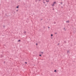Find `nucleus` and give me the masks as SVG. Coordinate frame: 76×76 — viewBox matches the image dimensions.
<instances>
[{
	"label": "nucleus",
	"mask_w": 76,
	"mask_h": 76,
	"mask_svg": "<svg viewBox=\"0 0 76 76\" xmlns=\"http://www.w3.org/2000/svg\"><path fill=\"white\" fill-rule=\"evenodd\" d=\"M55 34H57V33H55Z\"/></svg>",
	"instance_id": "obj_20"
},
{
	"label": "nucleus",
	"mask_w": 76,
	"mask_h": 76,
	"mask_svg": "<svg viewBox=\"0 0 76 76\" xmlns=\"http://www.w3.org/2000/svg\"><path fill=\"white\" fill-rule=\"evenodd\" d=\"M61 4H62V2H61Z\"/></svg>",
	"instance_id": "obj_17"
},
{
	"label": "nucleus",
	"mask_w": 76,
	"mask_h": 76,
	"mask_svg": "<svg viewBox=\"0 0 76 76\" xmlns=\"http://www.w3.org/2000/svg\"><path fill=\"white\" fill-rule=\"evenodd\" d=\"M56 2H54V3H53V4H56Z\"/></svg>",
	"instance_id": "obj_4"
},
{
	"label": "nucleus",
	"mask_w": 76,
	"mask_h": 76,
	"mask_svg": "<svg viewBox=\"0 0 76 76\" xmlns=\"http://www.w3.org/2000/svg\"><path fill=\"white\" fill-rule=\"evenodd\" d=\"M67 53H70V51H67Z\"/></svg>",
	"instance_id": "obj_5"
},
{
	"label": "nucleus",
	"mask_w": 76,
	"mask_h": 76,
	"mask_svg": "<svg viewBox=\"0 0 76 76\" xmlns=\"http://www.w3.org/2000/svg\"><path fill=\"white\" fill-rule=\"evenodd\" d=\"M54 72H57V70H55V71H54Z\"/></svg>",
	"instance_id": "obj_7"
},
{
	"label": "nucleus",
	"mask_w": 76,
	"mask_h": 76,
	"mask_svg": "<svg viewBox=\"0 0 76 76\" xmlns=\"http://www.w3.org/2000/svg\"><path fill=\"white\" fill-rule=\"evenodd\" d=\"M16 8H19V6H17V7H16Z\"/></svg>",
	"instance_id": "obj_8"
},
{
	"label": "nucleus",
	"mask_w": 76,
	"mask_h": 76,
	"mask_svg": "<svg viewBox=\"0 0 76 76\" xmlns=\"http://www.w3.org/2000/svg\"><path fill=\"white\" fill-rule=\"evenodd\" d=\"M3 26L4 27H5V26Z\"/></svg>",
	"instance_id": "obj_18"
},
{
	"label": "nucleus",
	"mask_w": 76,
	"mask_h": 76,
	"mask_svg": "<svg viewBox=\"0 0 76 76\" xmlns=\"http://www.w3.org/2000/svg\"><path fill=\"white\" fill-rule=\"evenodd\" d=\"M66 23H69V20H68V21H66Z\"/></svg>",
	"instance_id": "obj_1"
},
{
	"label": "nucleus",
	"mask_w": 76,
	"mask_h": 76,
	"mask_svg": "<svg viewBox=\"0 0 76 76\" xmlns=\"http://www.w3.org/2000/svg\"><path fill=\"white\" fill-rule=\"evenodd\" d=\"M43 3H45V2H44Z\"/></svg>",
	"instance_id": "obj_19"
},
{
	"label": "nucleus",
	"mask_w": 76,
	"mask_h": 76,
	"mask_svg": "<svg viewBox=\"0 0 76 76\" xmlns=\"http://www.w3.org/2000/svg\"><path fill=\"white\" fill-rule=\"evenodd\" d=\"M51 37H53V34H51Z\"/></svg>",
	"instance_id": "obj_6"
},
{
	"label": "nucleus",
	"mask_w": 76,
	"mask_h": 76,
	"mask_svg": "<svg viewBox=\"0 0 76 76\" xmlns=\"http://www.w3.org/2000/svg\"><path fill=\"white\" fill-rule=\"evenodd\" d=\"M59 44H60V43H58V45H59Z\"/></svg>",
	"instance_id": "obj_15"
},
{
	"label": "nucleus",
	"mask_w": 76,
	"mask_h": 76,
	"mask_svg": "<svg viewBox=\"0 0 76 76\" xmlns=\"http://www.w3.org/2000/svg\"><path fill=\"white\" fill-rule=\"evenodd\" d=\"M36 45H38V44L37 43V44H36Z\"/></svg>",
	"instance_id": "obj_16"
},
{
	"label": "nucleus",
	"mask_w": 76,
	"mask_h": 76,
	"mask_svg": "<svg viewBox=\"0 0 76 76\" xmlns=\"http://www.w3.org/2000/svg\"><path fill=\"white\" fill-rule=\"evenodd\" d=\"M25 33H26V32H24V34H25Z\"/></svg>",
	"instance_id": "obj_13"
},
{
	"label": "nucleus",
	"mask_w": 76,
	"mask_h": 76,
	"mask_svg": "<svg viewBox=\"0 0 76 76\" xmlns=\"http://www.w3.org/2000/svg\"><path fill=\"white\" fill-rule=\"evenodd\" d=\"M20 39L18 40V42H20Z\"/></svg>",
	"instance_id": "obj_3"
},
{
	"label": "nucleus",
	"mask_w": 76,
	"mask_h": 76,
	"mask_svg": "<svg viewBox=\"0 0 76 76\" xmlns=\"http://www.w3.org/2000/svg\"><path fill=\"white\" fill-rule=\"evenodd\" d=\"M65 31H66V30H65Z\"/></svg>",
	"instance_id": "obj_27"
},
{
	"label": "nucleus",
	"mask_w": 76,
	"mask_h": 76,
	"mask_svg": "<svg viewBox=\"0 0 76 76\" xmlns=\"http://www.w3.org/2000/svg\"><path fill=\"white\" fill-rule=\"evenodd\" d=\"M48 28H50V27H48Z\"/></svg>",
	"instance_id": "obj_22"
},
{
	"label": "nucleus",
	"mask_w": 76,
	"mask_h": 76,
	"mask_svg": "<svg viewBox=\"0 0 76 76\" xmlns=\"http://www.w3.org/2000/svg\"><path fill=\"white\" fill-rule=\"evenodd\" d=\"M17 12H18V10H17Z\"/></svg>",
	"instance_id": "obj_23"
},
{
	"label": "nucleus",
	"mask_w": 76,
	"mask_h": 76,
	"mask_svg": "<svg viewBox=\"0 0 76 76\" xmlns=\"http://www.w3.org/2000/svg\"><path fill=\"white\" fill-rule=\"evenodd\" d=\"M39 1H40V0H39Z\"/></svg>",
	"instance_id": "obj_24"
},
{
	"label": "nucleus",
	"mask_w": 76,
	"mask_h": 76,
	"mask_svg": "<svg viewBox=\"0 0 76 76\" xmlns=\"http://www.w3.org/2000/svg\"><path fill=\"white\" fill-rule=\"evenodd\" d=\"M43 53L44 52H40V53H41V54H43Z\"/></svg>",
	"instance_id": "obj_2"
},
{
	"label": "nucleus",
	"mask_w": 76,
	"mask_h": 76,
	"mask_svg": "<svg viewBox=\"0 0 76 76\" xmlns=\"http://www.w3.org/2000/svg\"><path fill=\"white\" fill-rule=\"evenodd\" d=\"M25 63L26 64H27V62H25Z\"/></svg>",
	"instance_id": "obj_12"
},
{
	"label": "nucleus",
	"mask_w": 76,
	"mask_h": 76,
	"mask_svg": "<svg viewBox=\"0 0 76 76\" xmlns=\"http://www.w3.org/2000/svg\"><path fill=\"white\" fill-rule=\"evenodd\" d=\"M39 56H42V55H39Z\"/></svg>",
	"instance_id": "obj_9"
},
{
	"label": "nucleus",
	"mask_w": 76,
	"mask_h": 76,
	"mask_svg": "<svg viewBox=\"0 0 76 76\" xmlns=\"http://www.w3.org/2000/svg\"><path fill=\"white\" fill-rule=\"evenodd\" d=\"M42 19H41V20H42Z\"/></svg>",
	"instance_id": "obj_21"
},
{
	"label": "nucleus",
	"mask_w": 76,
	"mask_h": 76,
	"mask_svg": "<svg viewBox=\"0 0 76 76\" xmlns=\"http://www.w3.org/2000/svg\"><path fill=\"white\" fill-rule=\"evenodd\" d=\"M52 6H54V4H52Z\"/></svg>",
	"instance_id": "obj_10"
},
{
	"label": "nucleus",
	"mask_w": 76,
	"mask_h": 76,
	"mask_svg": "<svg viewBox=\"0 0 76 76\" xmlns=\"http://www.w3.org/2000/svg\"><path fill=\"white\" fill-rule=\"evenodd\" d=\"M48 1V2L49 1Z\"/></svg>",
	"instance_id": "obj_11"
},
{
	"label": "nucleus",
	"mask_w": 76,
	"mask_h": 76,
	"mask_svg": "<svg viewBox=\"0 0 76 76\" xmlns=\"http://www.w3.org/2000/svg\"><path fill=\"white\" fill-rule=\"evenodd\" d=\"M56 22H54V23L56 24Z\"/></svg>",
	"instance_id": "obj_14"
},
{
	"label": "nucleus",
	"mask_w": 76,
	"mask_h": 76,
	"mask_svg": "<svg viewBox=\"0 0 76 76\" xmlns=\"http://www.w3.org/2000/svg\"><path fill=\"white\" fill-rule=\"evenodd\" d=\"M62 7V8H63V7Z\"/></svg>",
	"instance_id": "obj_25"
},
{
	"label": "nucleus",
	"mask_w": 76,
	"mask_h": 76,
	"mask_svg": "<svg viewBox=\"0 0 76 76\" xmlns=\"http://www.w3.org/2000/svg\"><path fill=\"white\" fill-rule=\"evenodd\" d=\"M64 29H65V28H64Z\"/></svg>",
	"instance_id": "obj_26"
}]
</instances>
